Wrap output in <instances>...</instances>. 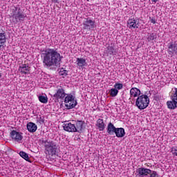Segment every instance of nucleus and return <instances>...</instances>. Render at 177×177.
<instances>
[{
	"mask_svg": "<svg viewBox=\"0 0 177 177\" xmlns=\"http://www.w3.org/2000/svg\"><path fill=\"white\" fill-rule=\"evenodd\" d=\"M113 88L115 89H116V91H121V89H122V88H124V84H122L121 83H115L113 85Z\"/></svg>",
	"mask_w": 177,
	"mask_h": 177,
	"instance_id": "nucleus-27",
	"label": "nucleus"
},
{
	"mask_svg": "<svg viewBox=\"0 0 177 177\" xmlns=\"http://www.w3.org/2000/svg\"><path fill=\"white\" fill-rule=\"evenodd\" d=\"M104 53L106 56H116L118 53V50L114 48V44L111 43L106 47Z\"/></svg>",
	"mask_w": 177,
	"mask_h": 177,
	"instance_id": "nucleus-9",
	"label": "nucleus"
},
{
	"mask_svg": "<svg viewBox=\"0 0 177 177\" xmlns=\"http://www.w3.org/2000/svg\"><path fill=\"white\" fill-rule=\"evenodd\" d=\"M67 95V93H66V91L63 87L59 88L56 93L54 94L53 97H55L57 100H64V98Z\"/></svg>",
	"mask_w": 177,
	"mask_h": 177,
	"instance_id": "nucleus-10",
	"label": "nucleus"
},
{
	"mask_svg": "<svg viewBox=\"0 0 177 177\" xmlns=\"http://www.w3.org/2000/svg\"><path fill=\"white\" fill-rule=\"evenodd\" d=\"M65 106L68 110H71V109H74L75 106H77V100H75V96L72 93L66 94L64 99Z\"/></svg>",
	"mask_w": 177,
	"mask_h": 177,
	"instance_id": "nucleus-6",
	"label": "nucleus"
},
{
	"mask_svg": "<svg viewBox=\"0 0 177 177\" xmlns=\"http://www.w3.org/2000/svg\"><path fill=\"white\" fill-rule=\"evenodd\" d=\"M26 17H27V15L23 12V10H21L19 6L11 8L10 14L11 23H13V24L22 23V21L26 20Z\"/></svg>",
	"mask_w": 177,
	"mask_h": 177,
	"instance_id": "nucleus-3",
	"label": "nucleus"
},
{
	"mask_svg": "<svg viewBox=\"0 0 177 177\" xmlns=\"http://www.w3.org/2000/svg\"><path fill=\"white\" fill-rule=\"evenodd\" d=\"M149 104H150V99L147 95L142 94L137 97L136 106L139 110H145V109H147Z\"/></svg>",
	"mask_w": 177,
	"mask_h": 177,
	"instance_id": "nucleus-5",
	"label": "nucleus"
},
{
	"mask_svg": "<svg viewBox=\"0 0 177 177\" xmlns=\"http://www.w3.org/2000/svg\"><path fill=\"white\" fill-rule=\"evenodd\" d=\"M115 135L116 138H124L125 136V129L122 127L117 128Z\"/></svg>",
	"mask_w": 177,
	"mask_h": 177,
	"instance_id": "nucleus-20",
	"label": "nucleus"
},
{
	"mask_svg": "<svg viewBox=\"0 0 177 177\" xmlns=\"http://www.w3.org/2000/svg\"><path fill=\"white\" fill-rule=\"evenodd\" d=\"M84 121L72 120L71 122H65L63 124L64 130L66 132H78L81 133L84 129Z\"/></svg>",
	"mask_w": 177,
	"mask_h": 177,
	"instance_id": "nucleus-2",
	"label": "nucleus"
},
{
	"mask_svg": "<svg viewBox=\"0 0 177 177\" xmlns=\"http://www.w3.org/2000/svg\"><path fill=\"white\" fill-rule=\"evenodd\" d=\"M117 131V128L114 124L111 122H109L106 127V132L108 135H114Z\"/></svg>",
	"mask_w": 177,
	"mask_h": 177,
	"instance_id": "nucleus-15",
	"label": "nucleus"
},
{
	"mask_svg": "<svg viewBox=\"0 0 177 177\" xmlns=\"http://www.w3.org/2000/svg\"><path fill=\"white\" fill-rule=\"evenodd\" d=\"M10 136L12 140H15V142H18L20 143V142L23 140V133L18 132L16 130H12L10 132Z\"/></svg>",
	"mask_w": 177,
	"mask_h": 177,
	"instance_id": "nucleus-11",
	"label": "nucleus"
},
{
	"mask_svg": "<svg viewBox=\"0 0 177 177\" xmlns=\"http://www.w3.org/2000/svg\"><path fill=\"white\" fill-rule=\"evenodd\" d=\"M83 28L84 30H93L96 27V25L95 24V21L86 18L85 20L83 21Z\"/></svg>",
	"mask_w": 177,
	"mask_h": 177,
	"instance_id": "nucleus-8",
	"label": "nucleus"
},
{
	"mask_svg": "<svg viewBox=\"0 0 177 177\" xmlns=\"http://www.w3.org/2000/svg\"><path fill=\"white\" fill-rule=\"evenodd\" d=\"M19 156L24 158V160H26V161L30 162V157H28V153L24 152V151H20Z\"/></svg>",
	"mask_w": 177,
	"mask_h": 177,
	"instance_id": "nucleus-24",
	"label": "nucleus"
},
{
	"mask_svg": "<svg viewBox=\"0 0 177 177\" xmlns=\"http://www.w3.org/2000/svg\"><path fill=\"white\" fill-rule=\"evenodd\" d=\"M39 100L41 103L46 104L48 103V97L46 95H39Z\"/></svg>",
	"mask_w": 177,
	"mask_h": 177,
	"instance_id": "nucleus-26",
	"label": "nucleus"
},
{
	"mask_svg": "<svg viewBox=\"0 0 177 177\" xmlns=\"http://www.w3.org/2000/svg\"><path fill=\"white\" fill-rule=\"evenodd\" d=\"M96 126L98 127L99 131H104V128H106L103 119L100 118L97 120Z\"/></svg>",
	"mask_w": 177,
	"mask_h": 177,
	"instance_id": "nucleus-22",
	"label": "nucleus"
},
{
	"mask_svg": "<svg viewBox=\"0 0 177 177\" xmlns=\"http://www.w3.org/2000/svg\"><path fill=\"white\" fill-rule=\"evenodd\" d=\"M110 96L111 97H115L117 95H118V90L115 89V88H111L109 92Z\"/></svg>",
	"mask_w": 177,
	"mask_h": 177,
	"instance_id": "nucleus-25",
	"label": "nucleus"
},
{
	"mask_svg": "<svg viewBox=\"0 0 177 177\" xmlns=\"http://www.w3.org/2000/svg\"><path fill=\"white\" fill-rule=\"evenodd\" d=\"M76 63L78 68H84L86 66V59L84 58H77Z\"/></svg>",
	"mask_w": 177,
	"mask_h": 177,
	"instance_id": "nucleus-18",
	"label": "nucleus"
},
{
	"mask_svg": "<svg viewBox=\"0 0 177 177\" xmlns=\"http://www.w3.org/2000/svg\"><path fill=\"white\" fill-rule=\"evenodd\" d=\"M127 27L132 29L139 28V21L135 18H131L127 21Z\"/></svg>",
	"mask_w": 177,
	"mask_h": 177,
	"instance_id": "nucleus-14",
	"label": "nucleus"
},
{
	"mask_svg": "<svg viewBox=\"0 0 177 177\" xmlns=\"http://www.w3.org/2000/svg\"><path fill=\"white\" fill-rule=\"evenodd\" d=\"M59 75H62L63 77H67L68 74V71L67 70H64L63 68L59 72Z\"/></svg>",
	"mask_w": 177,
	"mask_h": 177,
	"instance_id": "nucleus-28",
	"label": "nucleus"
},
{
	"mask_svg": "<svg viewBox=\"0 0 177 177\" xmlns=\"http://www.w3.org/2000/svg\"><path fill=\"white\" fill-rule=\"evenodd\" d=\"M150 21L151 23H152V24H156V23L157 22V20L156 19L155 17H153V18H150Z\"/></svg>",
	"mask_w": 177,
	"mask_h": 177,
	"instance_id": "nucleus-32",
	"label": "nucleus"
},
{
	"mask_svg": "<svg viewBox=\"0 0 177 177\" xmlns=\"http://www.w3.org/2000/svg\"><path fill=\"white\" fill-rule=\"evenodd\" d=\"M150 177H158V174L156 171L151 170V172L149 173Z\"/></svg>",
	"mask_w": 177,
	"mask_h": 177,
	"instance_id": "nucleus-29",
	"label": "nucleus"
},
{
	"mask_svg": "<svg viewBox=\"0 0 177 177\" xmlns=\"http://www.w3.org/2000/svg\"><path fill=\"white\" fill-rule=\"evenodd\" d=\"M171 152L172 153V154L174 156H176V157H177V147H173L171 148Z\"/></svg>",
	"mask_w": 177,
	"mask_h": 177,
	"instance_id": "nucleus-30",
	"label": "nucleus"
},
{
	"mask_svg": "<svg viewBox=\"0 0 177 177\" xmlns=\"http://www.w3.org/2000/svg\"><path fill=\"white\" fill-rule=\"evenodd\" d=\"M20 72L22 73V74H25V75L26 74H28V71H30V66H28V65L24 64H22V66H19V69Z\"/></svg>",
	"mask_w": 177,
	"mask_h": 177,
	"instance_id": "nucleus-21",
	"label": "nucleus"
},
{
	"mask_svg": "<svg viewBox=\"0 0 177 177\" xmlns=\"http://www.w3.org/2000/svg\"><path fill=\"white\" fill-rule=\"evenodd\" d=\"M167 53L171 55L174 56V54L177 55V43L176 42H172L168 44L167 45Z\"/></svg>",
	"mask_w": 177,
	"mask_h": 177,
	"instance_id": "nucleus-13",
	"label": "nucleus"
},
{
	"mask_svg": "<svg viewBox=\"0 0 177 177\" xmlns=\"http://www.w3.org/2000/svg\"><path fill=\"white\" fill-rule=\"evenodd\" d=\"M157 39V34L156 33H150L147 35V41L148 42H151V41H154Z\"/></svg>",
	"mask_w": 177,
	"mask_h": 177,
	"instance_id": "nucleus-23",
	"label": "nucleus"
},
{
	"mask_svg": "<svg viewBox=\"0 0 177 177\" xmlns=\"http://www.w3.org/2000/svg\"><path fill=\"white\" fill-rule=\"evenodd\" d=\"M1 77H2V73H0V78H1Z\"/></svg>",
	"mask_w": 177,
	"mask_h": 177,
	"instance_id": "nucleus-33",
	"label": "nucleus"
},
{
	"mask_svg": "<svg viewBox=\"0 0 177 177\" xmlns=\"http://www.w3.org/2000/svg\"><path fill=\"white\" fill-rule=\"evenodd\" d=\"M136 172L137 174V176L138 177H146L150 175L151 170L145 167H139L136 169Z\"/></svg>",
	"mask_w": 177,
	"mask_h": 177,
	"instance_id": "nucleus-12",
	"label": "nucleus"
},
{
	"mask_svg": "<svg viewBox=\"0 0 177 177\" xmlns=\"http://www.w3.org/2000/svg\"><path fill=\"white\" fill-rule=\"evenodd\" d=\"M37 122H39V124H44L45 122V119L40 116L37 118Z\"/></svg>",
	"mask_w": 177,
	"mask_h": 177,
	"instance_id": "nucleus-31",
	"label": "nucleus"
},
{
	"mask_svg": "<svg viewBox=\"0 0 177 177\" xmlns=\"http://www.w3.org/2000/svg\"><path fill=\"white\" fill-rule=\"evenodd\" d=\"M5 44H6V32L3 31V32H0V50L3 48Z\"/></svg>",
	"mask_w": 177,
	"mask_h": 177,
	"instance_id": "nucleus-19",
	"label": "nucleus"
},
{
	"mask_svg": "<svg viewBox=\"0 0 177 177\" xmlns=\"http://www.w3.org/2000/svg\"><path fill=\"white\" fill-rule=\"evenodd\" d=\"M140 96V90L136 87H133L130 89L131 97H138Z\"/></svg>",
	"mask_w": 177,
	"mask_h": 177,
	"instance_id": "nucleus-17",
	"label": "nucleus"
},
{
	"mask_svg": "<svg viewBox=\"0 0 177 177\" xmlns=\"http://www.w3.org/2000/svg\"><path fill=\"white\" fill-rule=\"evenodd\" d=\"M171 99V100L167 102V106L170 110H175L177 108V88H175V92Z\"/></svg>",
	"mask_w": 177,
	"mask_h": 177,
	"instance_id": "nucleus-7",
	"label": "nucleus"
},
{
	"mask_svg": "<svg viewBox=\"0 0 177 177\" xmlns=\"http://www.w3.org/2000/svg\"><path fill=\"white\" fill-rule=\"evenodd\" d=\"M45 145V150L46 151V154H48V156H56L57 153H59V146L54 141H48L46 140L44 142Z\"/></svg>",
	"mask_w": 177,
	"mask_h": 177,
	"instance_id": "nucleus-4",
	"label": "nucleus"
},
{
	"mask_svg": "<svg viewBox=\"0 0 177 177\" xmlns=\"http://www.w3.org/2000/svg\"><path fill=\"white\" fill-rule=\"evenodd\" d=\"M26 128L30 133H34V132L37 131L38 129V127L35 124V123L30 122L27 124Z\"/></svg>",
	"mask_w": 177,
	"mask_h": 177,
	"instance_id": "nucleus-16",
	"label": "nucleus"
},
{
	"mask_svg": "<svg viewBox=\"0 0 177 177\" xmlns=\"http://www.w3.org/2000/svg\"><path fill=\"white\" fill-rule=\"evenodd\" d=\"M43 66L46 68L52 66H57L62 62V56L57 50L53 48H46L41 54Z\"/></svg>",
	"mask_w": 177,
	"mask_h": 177,
	"instance_id": "nucleus-1",
	"label": "nucleus"
}]
</instances>
